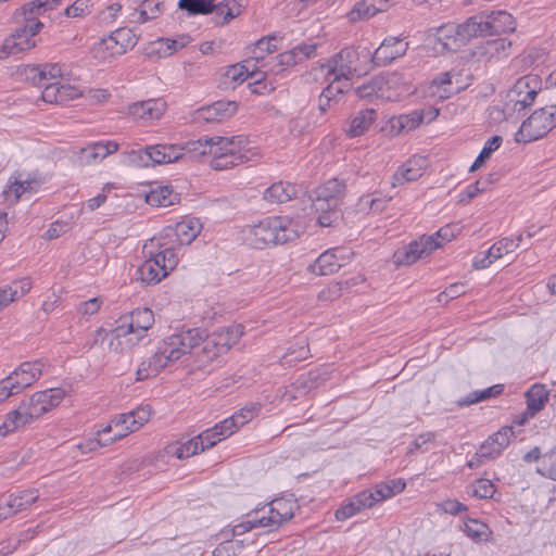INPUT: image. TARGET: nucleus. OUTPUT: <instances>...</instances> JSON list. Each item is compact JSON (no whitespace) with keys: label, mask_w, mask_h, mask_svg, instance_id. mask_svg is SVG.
Wrapping results in <instances>:
<instances>
[{"label":"nucleus","mask_w":556,"mask_h":556,"mask_svg":"<svg viewBox=\"0 0 556 556\" xmlns=\"http://www.w3.org/2000/svg\"><path fill=\"white\" fill-rule=\"evenodd\" d=\"M243 333V326L240 324L218 328L210 334L200 328L184 329L162 340L156 351L140 363L136 380L143 381L155 377L161 370L192 351L199 366H204L227 353Z\"/></svg>","instance_id":"nucleus-1"},{"label":"nucleus","mask_w":556,"mask_h":556,"mask_svg":"<svg viewBox=\"0 0 556 556\" xmlns=\"http://www.w3.org/2000/svg\"><path fill=\"white\" fill-rule=\"evenodd\" d=\"M64 396L65 391L61 388H51L34 393L30 397L23 400L15 409L5 415L3 422L0 425V434L5 437L30 425L43 414L58 406Z\"/></svg>","instance_id":"nucleus-2"},{"label":"nucleus","mask_w":556,"mask_h":556,"mask_svg":"<svg viewBox=\"0 0 556 556\" xmlns=\"http://www.w3.org/2000/svg\"><path fill=\"white\" fill-rule=\"evenodd\" d=\"M298 224L288 216L266 217L254 225H247L241 230L243 242L253 249H264L271 244L293 241L299 236Z\"/></svg>","instance_id":"nucleus-3"},{"label":"nucleus","mask_w":556,"mask_h":556,"mask_svg":"<svg viewBox=\"0 0 556 556\" xmlns=\"http://www.w3.org/2000/svg\"><path fill=\"white\" fill-rule=\"evenodd\" d=\"M211 146L210 166L215 170L257 162L261 159L260 150L256 147H251L248 138L242 135L232 137L213 136Z\"/></svg>","instance_id":"nucleus-4"},{"label":"nucleus","mask_w":556,"mask_h":556,"mask_svg":"<svg viewBox=\"0 0 556 556\" xmlns=\"http://www.w3.org/2000/svg\"><path fill=\"white\" fill-rule=\"evenodd\" d=\"M27 78L42 88L41 98L48 103L63 104L81 96L79 88L62 83V67L58 63L30 66Z\"/></svg>","instance_id":"nucleus-5"},{"label":"nucleus","mask_w":556,"mask_h":556,"mask_svg":"<svg viewBox=\"0 0 556 556\" xmlns=\"http://www.w3.org/2000/svg\"><path fill=\"white\" fill-rule=\"evenodd\" d=\"M344 192L345 184L337 178L329 179L315 190L312 206L318 214L317 222L321 227H331L339 220V206Z\"/></svg>","instance_id":"nucleus-6"},{"label":"nucleus","mask_w":556,"mask_h":556,"mask_svg":"<svg viewBox=\"0 0 556 556\" xmlns=\"http://www.w3.org/2000/svg\"><path fill=\"white\" fill-rule=\"evenodd\" d=\"M178 8L189 15H206L213 13L217 25H225L241 14V5L237 0H179Z\"/></svg>","instance_id":"nucleus-7"},{"label":"nucleus","mask_w":556,"mask_h":556,"mask_svg":"<svg viewBox=\"0 0 556 556\" xmlns=\"http://www.w3.org/2000/svg\"><path fill=\"white\" fill-rule=\"evenodd\" d=\"M175 244L174 239L169 238V235L153 237L144 243L142 253L144 257L157 261L163 270L168 275L176 268L179 262Z\"/></svg>","instance_id":"nucleus-8"},{"label":"nucleus","mask_w":556,"mask_h":556,"mask_svg":"<svg viewBox=\"0 0 556 556\" xmlns=\"http://www.w3.org/2000/svg\"><path fill=\"white\" fill-rule=\"evenodd\" d=\"M440 247L441 242L435 241L433 236H422L397 249L393 254V263L397 267L412 265Z\"/></svg>","instance_id":"nucleus-9"},{"label":"nucleus","mask_w":556,"mask_h":556,"mask_svg":"<svg viewBox=\"0 0 556 556\" xmlns=\"http://www.w3.org/2000/svg\"><path fill=\"white\" fill-rule=\"evenodd\" d=\"M556 125L554 106L541 108L523 121V143L543 138Z\"/></svg>","instance_id":"nucleus-10"},{"label":"nucleus","mask_w":556,"mask_h":556,"mask_svg":"<svg viewBox=\"0 0 556 556\" xmlns=\"http://www.w3.org/2000/svg\"><path fill=\"white\" fill-rule=\"evenodd\" d=\"M151 416V408L149 405L139 406L128 413L116 415L113 418L115 427L114 437L110 438V443H114L128 435L131 432L139 430L147 424Z\"/></svg>","instance_id":"nucleus-11"},{"label":"nucleus","mask_w":556,"mask_h":556,"mask_svg":"<svg viewBox=\"0 0 556 556\" xmlns=\"http://www.w3.org/2000/svg\"><path fill=\"white\" fill-rule=\"evenodd\" d=\"M359 56L361 54L357 50L352 47H346L331 56L321 67L327 71V75L353 78L358 72L357 62Z\"/></svg>","instance_id":"nucleus-12"},{"label":"nucleus","mask_w":556,"mask_h":556,"mask_svg":"<svg viewBox=\"0 0 556 556\" xmlns=\"http://www.w3.org/2000/svg\"><path fill=\"white\" fill-rule=\"evenodd\" d=\"M264 513L260 516V526L268 531H274L293 517L294 503L285 498H276L268 504L267 514Z\"/></svg>","instance_id":"nucleus-13"},{"label":"nucleus","mask_w":556,"mask_h":556,"mask_svg":"<svg viewBox=\"0 0 556 556\" xmlns=\"http://www.w3.org/2000/svg\"><path fill=\"white\" fill-rule=\"evenodd\" d=\"M115 324H118L140 341L146 337L147 331L153 326L154 314L148 307L136 308L130 313L121 316Z\"/></svg>","instance_id":"nucleus-14"},{"label":"nucleus","mask_w":556,"mask_h":556,"mask_svg":"<svg viewBox=\"0 0 556 556\" xmlns=\"http://www.w3.org/2000/svg\"><path fill=\"white\" fill-rule=\"evenodd\" d=\"M407 48L408 43L402 38L387 37L372 54L369 50H365L364 58H370L374 65L386 66L395 59L404 55Z\"/></svg>","instance_id":"nucleus-15"},{"label":"nucleus","mask_w":556,"mask_h":556,"mask_svg":"<svg viewBox=\"0 0 556 556\" xmlns=\"http://www.w3.org/2000/svg\"><path fill=\"white\" fill-rule=\"evenodd\" d=\"M236 111V102L216 101L213 104L198 109L194 112V119L199 123H220L232 116Z\"/></svg>","instance_id":"nucleus-16"},{"label":"nucleus","mask_w":556,"mask_h":556,"mask_svg":"<svg viewBox=\"0 0 556 556\" xmlns=\"http://www.w3.org/2000/svg\"><path fill=\"white\" fill-rule=\"evenodd\" d=\"M42 366L40 362H24L7 378L14 384L15 390L21 392L39 379Z\"/></svg>","instance_id":"nucleus-17"},{"label":"nucleus","mask_w":556,"mask_h":556,"mask_svg":"<svg viewBox=\"0 0 556 556\" xmlns=\"http://www.w3.org/2000/svg\"><path fill=\"white\" fill-rule=\"evenodd\" d=\"M482 14L486 37L513 31L516 28L514 17L506 11L482 12Z\"/></svg>","instance_id":"nucleus-18"},{"label":"nucleus","mask_w":556,"mask_h":556,"mask_svg":"<svg viewBox=\"0 0 556 556\" xmlns=\"http://www.w3.org/2000/svg\"><path fill=\"white\" fill-rule=\"evenodd\" d=\"M166 103L162 99H149L129 106V114L137 121L144 123L159 119L165 112Z\"/></svg>","instance_id":"nucleus-19"},{"label":"nucleus","mask_w":556,"mask_h":556,"mask_svg":"<svg viewBox=\"0 0 556 556\" xmlns=\"http://www.w3.org/2000/svg\"><path fill=\"white\" fill-rule=\"evenodd\" d=\"M526 397V410H523V424L541 412L549 400V390L542 383H534L523 393Z\"/></svg>","instance_id":"nucleus-20"},{"label":"nucleus","mask_w":556,"mask_h":556,"mask_svg":"<svg viewBox=\"0 0 556 556\" xmlns=\"http://www.w3.org/2000/svg\"><path fill=\"white\" fill-rule=\"evenodd\" d=\"M110 332L100 327L92 331L86 342L83 345L84 351L89 354V356L98 362H103L108 350V341H109Z\"/></svg>","instance_id":"nucleus-21"},{"label":"nucleus","mask_w":556,"mask_h":556,"mask_svg":"<svg viewBox=\"0 0 556 556\" xmlns=\"http://www.w3.org/2000/svg\"><path fill=\"white\" fill-rule=\"evenodd\" d=\"M151 167L165 165L184 157L182 149L178 144L157 143L149 146Z\"/></svg>","instance_id":"nucleus-22"},{"label":"nucleus","mask_w":556,"mask_h":556,"mask_svg":"<svg viewBox=\"0 0 556 556\" xmlns=\"http://www.w3.org/2000/svg\"><path fill=\"white\" fill-rule=\"evenodd\" d=\"M301 192H303V188L301 186H295L286 181H278L265 190L264 199L269 203L280 204L296 198Z\"/></svg>","instance_id":"nucleus-23"},{"label":"nucleus","mask_w":556,"mask_h":556,"mask_svg":"<svg viewBox=\"0 0 556 556\" xmlns=\"http://www.w3.org/2000/svg\"><path fill=\"white\" fill-rule=\"evenodd\" d=\"M377 118V112L374 109H364L354 113L349 119V126L345 129L350 138L363 136L369 130Z\"/></svg>","instance_id":"nucleus-24"},{"label":"nucleus","mask_w":556,"mask_h":556,"mask_svg":"<svg viewBox=\"0 0 556 556\" xmlns=\"http://www.w3.org/2000/svg\"><path fill=\"white\" fill-rule=\"evenodd\" d=\"M424 166L425 159L417 156L409 159L394 173L392 177V185L395 187L417 180L424 174Z\"/></svg>","instance_id":"nucleus-25"},{"label":"nucleus","mask_w":556,"mask_h":556,"mask_svg":"<svg viewBox=\"0 0 556 556\" xmlns=\"http://www.w3.org/2000/svg\"><path fill=\"white\" fill-rule=\"evenodd\" d=\"M138 343V338L132 337L128 331L116 324L115 328L110 332L108 350L109 352L119 355L130 351Z\"/></svg>","instance_id":"nucleus-26"},{"label":"nucleus","mask_w":556,"mask_h":556,"mask_svg":"<svg viewBox=\"0 0 556 556\" xmlns=\"http://www.w3.org/2000/svg\"><path fill=\"white\" fill-rule=\"evenodd\" d=\"M31 280L28 277L14 280L11 285L0 288V311L10 303L18 300L31 289Z\"/></svg>","instance_id":"nucleus-27"},{"label":"nucleus","mask_w":556,"mask_h":556,"mask_svg":"<svg viewBox=\"0 0 556 556\" xmlns=\"http://www.w3.org/2000/svg\"><path fill=\"white\" fill-rule=\"evenodd\" d=\"M483 14L479 13L468 17L464 23L456 25L458 30V40L465 46L468 41L477 37H486L484 34Z\"/></svg>","instance_id":"nucleus-28"},{"label":"nucleus","mask_w":556,"mask_h":556,"mask_svg":"<svg viewBox=\"0 0 556 556\" xmlns=\"http://www.w3.org/2000/svg\"><path fill=\"white\" fill-rule=\"evenodd\" d=\"M36 47V41L26 31L22 33V27L17 28L10 37L3 41V52L5 54H16L30 50Z\"/></svg>","instance_id":"nucleus-29"},{"label":"nucleus","mask_w":556,"mask_h":556,"mask_svg":"<svg viewBox=\"0 0 556 556\" xmlns=\"http://www.w3.org/2000/svg\"><path fill=\"white\" fill-rule=\"evenodd\" d=\"M341 266L342 264L336 250H327L309 265V269L315 275L327 276L338 271Z\"/></svg>","instance_id":"nucleus-30"},{"label":"nucleus","mask_w":556,"mask_h":556,"mask_svg":"<svg viewBox=\"0 0 556 556\" xmlns=\"http://www.w3.org/2000/svg\"><path fill=\"white\" fill-rule=\"evenodd\" d=\"M388 0H361L355 3L349 13L351 22L369 18L387 8Z\"/></svg>","instance_id":"nucleus-31"},{"label":"nucleus","mask_w":556,"mask_h":556,"mask_svg":"<svg viewBox=\"0 0 556 556\" xmlns=\"http://www.w3.org/2000/svg\"><path fill=\"white\" fill-rule=\"evenodd\" d=\"M91 53L94 59L102 62H111L115 58L124 54L122 48L118 47L111 34L96 42L91 49Z\"/></svg>","instance_id":"nucleus-32"},{"label":"nucleus","mask_w":556,"mask_h":556,"mask_svg":"<svg viewBox=\"0 0 556 556\" xmlns=\"http://www.w3.org/2000/svg\"><path fill=\"white\" fill-rule=\"evenodd\" d=\"M514 431L511 427H503L494 434L490 435L481 445H486L490 453V459L497 457L505 447L508 446Z\"/></svg>","instance_id":"nucleus-33"},{"label":"nucleus","mask_w":556,"mask_h":556,"mask_svg":"<svg viewBox=\"0 0 556 556\" xmlns=\"http://www.w3.org/2000/svg\"><path fill=\"white\" fill-rule=\"evenodd\" d=\"M424 121V112L415 110L407 114H401L392 117L390 123L393 130L396 134L408 132L416 129Z\"/></svg>","instance_id":"nucleus-34"},{"label":"nucleus","mask_w":556,"mask_h":556,"mask_svg":"<svg viewBox=\"0 0 556 556\" xmlns=\"http://www.w3.org/2000/svg\"><path fill=\"white\" fill-rule=\"evenodd\" d=\"M142 282L147 285L159 283L162 279L167 277L166 271L163 270L162 266L157 261H152L150 257H146V261L137 270Z\"/></svg>","instance_id":"nucleus-35"},{"label":"nucleus","mask_w":556,"mask_h":556,"mask_svg":"<svg viewBox=\"0 0 556 556\" xmlns=\"http://www.w3.org/2000/svg\"><path fill=\"white\" fill-rule=\"evenodd\" d=\"M437 41L443 50L457 51L464 45L458 40V30L455 24L443 25L438 28L435 34Z\"/></svg>","instance_id":"nucleus-36"},{"label":"nucleus","mask_w":556,"mask_h":556,"mask_svg":"<svg viewBox=\"0 0 556 556\" xmlns=\"http://www.w3.org/2000/svg\"><path fill=\"white\" fill-rule=\"evenodd\" d=\"M177 193L169 186H159L151 189L146 195V201L152 206L167 207L175 203Z\"/></svg>","instance_id":"nucleus-37"},{"label":"nucleus","mask_w":556,"mask_h":556,"mask_svg":"<svg viewBox=\"0 0 556 556\" xmlns=\"http://www.w3.org/2000/svg\"><path fill=\"white\" fill-rule=\"evenodd\" d=\"M164 11V2L159 0H142L140 9L136 11L134 22L143 24L150 20L156 18Z\"/></svg>","instance_id":"nucleus-38"},{"label":"nucleus","mask_w":556,"mask_h":556,"mask_svg":"<svg viewBox=\"0 0 556 556\" xmlns=\"http://www.w3.org/2000/svg\"><path fill=\"white\" fill-rule=\"evenodd\" d=\"M503 390H504L503 384H494V386L489 387L483 390H476V391L470 392L465 397L459 399L457 401V405L460 407L470 406L472 404L483 402V401L490 400L492 397H496L497 395H500L503 392Z\"/></svg>","instance_id":"nucleus-39"},{"label":"nucleus","mask_w":556,"mask_h":556,"mask_svg":"<svg viewBox=\"0 0 556 556\" xmlns=\"http://www.w3.org/2000/svg\"><path fill=\"white\" fill-rule=\"evenodd\" d=\"M212 137H202L198 140H192L180 146L184 156L188 155L192 160H198L203 156L210 155L212 151L211 146Z\"/></svg>","instance_id":"nucleus-40"},{"label":"nucleus","mask_w":556,"mask_h":556,"mask_svg":"<svg viewBox=\"0 0 556 556\" xmlns=\"http://www.w3.org/2000/svg\"><path fill=\"white\" fill-rule=\"evenodd\" d=\"M118 144L115 141H98L81 150L83 157L86 160H103L111 153L117 151Z\"/></svg>","instance_id":"nucleus-41"},{"label":"nucleus","mask_w":556,"mask_h":556,"mask_svg":"<svg viewBox=\"0 0 556 556\" xmlns=\"http://www.w3.org/2000/svg\"><path fill=\"white\" fill-rule=\"evenodd\" d=\"M380 79L382 80L381 86L384 91L394 89V93H390L393 97V100L403 93L409 92L410 88L405 81L404 76L397 72L390 73L387 76H381Z\"/></svg>","instance_id":"nucleus-42"},{"label":"nucleus","mask_w":556,"mask_h":556,"mask_svg":"<svg viewBox=\"0 0 556 556\" xmlns=\"http://www.w3.org/2000/svg\"><path fill=\"white\" fill-rule=\"evenodd\" d=\"M200 227L198 222H182L177 224L175 230V242L178 241V244H190L199 235Z\"/></svg>","instance_id":"nucleus-43"},{"label":"nucleus","mask_w":556,"mask_h":556,"mask_svg":"<svg viewBox=\"0 0 556 556\" xmlns=\"http://www.w3.org/2000/svg\"><path fill=\"white\" fill-rule=\"evenodd\" d=\"M227 77H229L233 81H244L247 79H253V84L255 86L261 84V79L263 77V73L250 71L249 67L244 63H239L232 65L227 71Z\"/></svg>","instance_id":"nucleus-44"},{"label":"nucleus","mask_w":556,"mask_h":556,"mask_svg":"<svg viewBox=\"0 0 556 556\" xmlns=\"http://www.w3.org/2000/svg\"><path fill=\"white\" fill-rule=\"evenodd\" d=\"M380 77H376L370 81L358 86L355 89V93L361 99L377 97V98H387L388 100H393L391 94H387L384 89H382Z\"/></svg>","instance_id":"nucleus-45"},{"label":"nucleus","mask_w":556,"mask_h":556,"mask_svg":"<svg viewBox=\"0 0 556 556\" xmlns=\"http://www.w3.org/2000/svg\"><path fill=\"white\" fill-rule=\"evenodd\" d=\"M520 240V235L517 237L516 240L503 238L502 240L495 242L492 247L489 248V254L496 260L502 257H508L509 254L513 253L519 247Z\"/></svg>","instance_id":"nucleus-46"},{"label":"nucleus","mask_w":556,"mask_h":556,"mask_svg":"<svg viewBox=\"0 0 556 556\" xmlns=\"http://www.w3.org/2000/svg\"><path fill=\"white\" fill-rule=\"evenodd\" d=\"M341 101L340 89L336 84H329L320 93L318 99V109L325 114L329 109L333 108Z\"/></svg>","instance_id":"nucleus-47"},{"label":"nucleus","mask_w":556,"mask_h":556,"mask_svg":"<svg viewBox=\"0 0 556 556\" xmlns=\"http://www.w3.org/2000/svg\"><path fill=\"white\" fill-rule=\"evenodd\" d=\"M62 3V0H34L25 3L18 9L21 15L27 14H42L47 11L58 8Z\"/></svg>","instance_id":"nucleus-48"},{"label":"nucleus","mask_w":556,"mask_h":556,"mask_svg":"<svg viewBox=\"0 0 556 556\" xmlns=\"http://www.w3.org/2000/svg\"><path fill=\"white\" fill-rule=\"evenodd\" d=\"M174 451H170L177 458L184 459L188 458L199 452H202L205 450V446L203 445V442L198 439V435L188 440L185 443H181L178 446L173 447Z\"/></svg>","instance_id":"nucleus-49"},{"label":"nucleus","mask_w":556,"mask_h":556,"mask_svg":"<svg viewBox=\"0 0 556 556\" xmlns=\"http://www.w3.org/2000/svg\"><path fill=\"white\" fill-rule=\"evenodd\" d=\"M495 492L494 484L489 479H477L467 488V493L478 498H491Z\"/></svg>","instance_id":"nucleus-50"},{"label":"nucleus","mask_w":556,"mask_h":556,"mask_svg":"<svg viewBox=\"0 0 556 556\" xmlns=\"http://www.w3.org/2000/svg\"><path fill=\"white\" fill-rule=\"evenodd\" d=\"M111 35L113 36V39L116 41L118 47L122 48L123 53H126L127 50L132 49L138 41L132 30L127 27L117 28L113 30Z\"/></svg>","instance_id":"nucleus-51"},{"label":"nucleus","mask_w":556,"mask_h":556,"mask_svg":"<svg viewBox=\"0 0 556 556\" xmlns=\"http://www.w3.org/2000/svg\"><path fill=\"white\" fill-rule=\"evenodd\" d=\"M274 64L270 67V71L275 74L283 71L287 67H291L296 65L299 62V56L296 55L294 49L292 48L289 51H285L279 53L275 58H273Z\"/></svg>","instance_id":"nucleus-52"},{"label":"nucleus","mask_w":556,"mask_h":556,"mask_svg":"<svg viewBox=\"0 0 556 556\" xmlns=\"http://www.w3.org/2000/svg\"><path fill=\"white\" fill-rule=\"evenodd\" d=\"M464 532L473 541L481 542L486 539L489 527L477 519H468L464 523Z\"/></svg>","instance_id":"nucleus-53"},{"label":"nucleus","mask_w":556,"mask_h":556,"mask_svg":"<svg viewBox=\"0 0 556 556\" xmlns=\"http://www.w3.org/2000/svg\"><path fill=\"white\" fill-rule=\"evenodd\" d=\"M150 152H149V146L137 149V150H130L126 153V162L129 165L137 166V167H151V159H150Z\"/></svg>","instance_id":"nucleus-54"},{"label":"nucleus","mask_w":556,"mask_h":556,"mask_svg":"<svg viewBox=\"0 0 556 556\" xmlns=\"http://www.w3.org/2000/svg\"><path fill=\"white\" fill-rule=\"evenodd\" d=\"M33 181L29 180H17L15 179L10 184L9 188L3 191V195L7 200L13 195V202H17L20 198L29 190H33Z\"/></svg>","instance_id":"nucleus-55"},{"label":"nucleus","mask_w":556,"mask_h":556,"mask_svg":"<svg viewBox=\"0 0 556 556\" xmlns=\"http://www.w3.org/2000/svg\"><path fill=\"white\" fill-rule=\"evenodd\" d=\"M264 510L265 507H262L261 509H255L253 514H248V520L242 521L232 528V535H242L254 528L261 527L258 523L260 514Z\"/></svg>","instance_id":"nucleus-56"},{"label":"nucleus","mask_w":556,"mask_h":556,"mask_svg":"<svg viewBox=\"0 0 556 556\" xmlns=\"http://www.w3.org/2000/svg\"><path fill=\"white\" fill-rule=\"evenodd\" d=\"M275 36L263 37L257 40L252 49V54L255 60H263L266 54L277 50V47L271 43L275 40Z\"/></svg>","instance_id":"nucleus-57"},{"label":"nucleus","mask_w":556,"mask_h":556,"mask_svg":"<svg viewBox=\"0 0 556 556\" xmlns=\"http://www.w3.org/2000/svg\"><path fill=\"white\" fill-rule=\"evenodd\" d=\"M13 496H15V505H18L17 510L23 511L27 509L33 503H35L38 497V491L37 490H24L16 493H11Z\"/></svg>","instance_id":"nucleus-58"},{"label":"nucleus","mask_w":556,"mask_h":556,"mask_svg":"<svg viewBox=\"0 0 556 556\" xmlns=\"http://www.w3.org/2000/svg\"><path fill=\"white\" fill-rule=\"evenodd\" d=\"M538 472L556 481V451L543 455Z\"/></svg>","instance_id":"nucleus-59"},{"label":"nucleus","mask_w":556,"mask_h":556,"mask_svg":"<svg viewBox=\"0 0 556 556\" xmlns=\"http://www.w3.org/2000/svg\"><path fill=\"white\" fill-rule=\"evenodd\" d=\"M546 59V52L543 48L532 47L527 50V55L523 56V67L526 65L529 66H539L543 64Z\"/></svg>","instance_id":"nucleus-60"},{"label":"nucleus","mask_w":556,"mask_h":556,"mask_svg":"<svg viewBox=\"0 0 556 556\" xmlns=\"http://www.w3.org/2000/svg\"><path fill=\"white\" fill-rule=\"evenodd\" d=\"M198 439H200L203 442V445L206 448L213 447L217 444V442L226 439V437L222 435V432L218 430L216 426H214L211 429H207L200 433L198 435Z\"/></svg>","instance_id":"nucleus-61"},{"label":"nucleus","mask_w":556,"mask_h":556,"mask_svg":"<svg viewBox=\"0 0 556 556\" xmlns=\"http://www.w3.org/2000/svg\"><path fill=\"white\" fill-rule=\"evenodd\" d=\"M308 354V346L305 344V342H302L296 346H292L289 352L285 354L283 359L286 363L299 362L306 359Z\"/></svg>","instance_id":"nucleus-62"},{"label":"nucleus","mask_w":556,"mask_h":556,"mask_svg":"<svg viewBox=\"0 0 556 556\" xmlns=\"http://www.w3.org/2000/svg\"><path fill=\"white\" fill-rule=\"evenodd\" d=\"M155 45L159 47L156 53L160 58L169 56L179 50L175 38H160L155 41Z\"/></svg>","instance_id":"nucleus-63"},{"label":"nucleus","mask_w":556,"mask_h":556,"mask_svg":"<svg viewBox=\"0 0 556 556\" xmlns=\"http://www.w3.org/2000/svg\"><path fill=\"white\" fill-rule=\"evenodd\" d=\"M102 304L103 300L101 298H92L80 303L77 307V312L83 317L91 316L100 309Z\"/></svg>","instance_id":"nucleus-64"}]
</instances>
